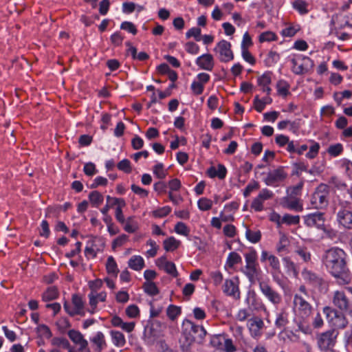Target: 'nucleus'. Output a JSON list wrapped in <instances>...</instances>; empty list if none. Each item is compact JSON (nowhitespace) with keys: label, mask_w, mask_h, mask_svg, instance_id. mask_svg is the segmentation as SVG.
<instances>
[{"label":"nucleus","mask_w":352,"mask_h":352,"mask_svg":"<svg viewBox=\"0 0 352 352\" xmlns=\"http://www.w3.org/2000/svg\"><path fill=\"white\" fill-rule=\"evenodd\" d=\"M182 331L188 346L192 345L194 342L202 344L207 334V331L202 326L196 324L188 319L183 321Z\"/></svg>","instance_id":"1"},{"label":"nucleus","mask_w":352,"mask_h":352,"mask_svg":"<svg viewBox=\"0 0 352 352\" xmlns=\"http://www.w3.org/2000/svg\"><path fill=\"white\" fill-rule=\"evenodd\" d=\"M328 269L331 274L338 279L339 284L345 285L351 281V274L346 267L345 259H340Z\"/></svg>","instance_id":"2"},{"label":"nucleus","mask_w":352,"mask_h":352,"mask_svg":"<svg viewBox=\"0 0 352 352\" xmlns=\"http://www.w3.org/2000/svg\"><path fill=\"white\" fill-rule=\"evenodd\" d=\"M328 186L323 184H320L311 196V204L317 209L323 208L328 204Z\"/></svg>","instance_id":"3"},{"label":"nucleus","mask_w":352,"mask_h":352,"mask_svg":"<svg viewBox=\"0 0 352 352\" xmlns=\"http://www.w3.org/2000/svg\"><path fill=\"white\" fill-rule=\"evenodd\" d=\"M337 336L338 332L335 329H330L321 333L318 340L320 349L326 351L333 347L336 343Z\"/></svg>","instance_id":"4"},{"label":"nucleus","mask_w":352,"mask_h":352,"mask_svg":"<svg viewBox=\"0 0 352 352\" xmlns=\"http://www.w3.org/2000/svg\"><path fill=\"white\" fill-rule=\"evenodd\" d=\"M323 312L327 318L329 320L335 318L334 324L339 329H344L348 324V320L341 312L333 309L329 307H325L323 309Z\"/></svg>","instance_id":"5"},{"label":"nucleus","mask_w":352,"mask_h":352,"mask_svg":"<svg viewBox=\"0 0 352 352\" xmlns=\"http://www.w3.org/2000/svg\"><path fill=\"white\" fill-rule=\"evenodd\" d=\"M214 50L219 54V59L221 62L227 63L234 58L231 44L227 41L222 40L219 42Z\"/></svg>","instance_id":"6"},{"label":"nucleus","mask_w":352,"mask_h":352,"mask_svg":"<svg viewBox=\"0 0 352 352\" xmlns=\"http://www.w3.org/2000/svg\"><path fill=\"white\" fill-rule=\"evenodd\" d=\"M302 275L306 280L314 287H318L320 292L327 291V283L316 274L305 270L302 272Z\"/></svg>","instance_id":"7"},{"label":"nucleus","mask_w":352,"mask_h":352,"mask_svg":"<svg viewBox=\"0 0 352 352\" xmlns=\"http://www.w3.org/2000/svg\"><path fill=\"white\" fill-rule=\"evenodd\" d=\"M305 223L309 227L316 226L319 229L325 230L324 213L317 212L306 215Z\"/></svg>","instance_id":"8"},{"label":"nucleus","mask_w":352,"mask_h":352,"mask_svg":"<svg viewBox=\"0 0 352 352\" xmlns=\"http://www.w3.org/2000/svg\"><path fill=\"white\" fill-rule=\"evenodd\" d=\"M345 257L346 254L340 248L331 249L326 253L324 264L327 268H329L340 259H345Z\"/></svg>","instance_id":"9"},{"label":"nucleus","mask_w":352,"mask_h":352,"mask_svg":"<svg viewBox=\"0 0 352 352\" xmlns=\"http://www.w3.org/2000/svg\"><path fill=\"white\" fill-rule=\"evenodd\" d=\"M259 287L263 294L272 303L278 304L281 300L280 294L274 290L267 283L259 282Z\"/></svg>","instance_id":"10"},{"label":"nucleus","mask_w":352,"mask_h":352,"mask_svg":"<svg viewBox=\"0 0 352 352\" xmlns=\"http://www.w3.org/2000/svg\"><path fill=\"white\" fill-rule=\"evenodd\" d=\"M238 283L239 279L237 277H235L234 279L226 280L223 287V292L228 296L239 299L240 298V292Z\"/></svg>","instance_id":"11"},{"label":"nucleus","mask_w":352,"mask_h":352,"mask_svg":"<svg viewBox=\"0 0 352 352\" xmlns=\"http://www.w3.org/2000/svg\"><path fill=\"white\" fill-rule=\"evenodd\" d=\"M280 204L285 208L296 212H301L303 210V206L300 203V199L296 197H285L282 199Z\"/></svg>","instance_id":"12"},{"label":"nucleus","mask_w":352,"mask_h":352,"mask_svg":"<svg viewBox=\"0 0 352 352\" xmlns=\"http://www.w3.org/2000/svg\"><path fill=\"white\" fill-rule=\"evenodd\" d=\"M287 177V174L284 172L283 167L280 166L277 169L268 173L265 182L267 185L271 186L274 183L283 180Z\"/></svg>","instance_id":"13"},{"label":"nucleus","mask_w":352,"mask_h":352,"mask_svg":"<svg viewBox=\"0 0 352 352\" xmlns=\"http://www.w3.org/2000/svg\"><path fill=\"white\" fill-rule=\"evenodd\" d=\"M196 64L203 69L211 71L214 67V59L210 54H204L197 58Z\"/></svg>","instance_id":"14"},{"label":"nucleus","mask_w":352,"mask_h":352,"mask_svg":"<svg viewBox=\"0 0 352 352\" xmlns=\"http://www.w3.org/2000/svg\"><path fill=\"white\" fill-rule=\"evenodd\" d=\"M338 220L344 228L352 229V212L348 210H343L338 212Z\"/></svg>","instance_id":"15"},{"label":"nucleus","mask_w":352,"mask_h":352,"mask_svg":"<svg viewBox=\"0 0 352 352\" xmlns=\"http://www.w3.org/2000/svg\"><path fill=\"white\" fill-rule=\"evenodd\" d=\"M333 303L340 310H346L348 308V300L343 292H336L333 298Z\"/></svg>","instance_id":"16"},{"label":"nucleus","mask_w":352,"mask_h":352,"mask_svg":"<svg viewBox=\"0 0 352 352\" xmlns=\"http://www.w3.org/2000/svg\"><path fill=\"white\" fill-rule=\"evenodd\" d=\"M91 342L96 346L95 349L96 352H101L104 347L107 346L104 336L100 331H98L96 336L91 339Z\"/></svg>","instance_id":"17"},{"label":"nucleus","mask_w":352,"mask_h":352,"mask_svg":"<svg viewBox=\"0 0 352 352\" xmlns=\"http://www.w3.org/2000/svg\"><path fill=\"white\" fill-rule=\"evenodd\" d=\"M128 264L133 270L139 271L144 267V261L140 256H133L129 259Z\"/></svg>","instance_id":"18"},{"label":"nucleus","mask_w":352,"mask_h":352,"mask_svg":"<svg viewBox=\"0 0 352 352\" xmlns=\"http://www.w3.org/2000/svg\"><path fill=\"white\" fill-rule=\"evenodd\" d=\"M110 334L112 338L113 343L118 347H122L126 343L124 336L118 331H111Z\"/></svg>","instance_id":"19"},{"label":"nucleus","mask_w":352,"mask_h":352,"mask_svg":"<svg viewBox=\"0 0 352 352\" xmlns=\"http://www.w3.org/2000/svg\"><path fill=\"white\" fill-rule=\"evenodd\" d=\"M294 303L295 306L298 307L300 310L304 311L305 314H307L311 310L310 305L304 298L297 294L294 296Z\"/></svg>","instance_id":"20"},{"label":"nucleus","mask_w":352,"mask_h":352,"mask_svg":"<svg viewBox=\"0 0 352 352\" xmlns=\"http://www.w3.org/2000/svg\"><path fill=\"white\" fill-rule=\"evenodd\" d=\"M58 296V292L56 287H50L43 294L42 298L43 301H50L56 299Z\"/></svg>","instance_id":"21"},{"label":"nucleus","mask_w":352,"mask_h":352,"mask_svg":"<svg viewBox=\"0 0 352 352\" xmlns=\"http://www.w3.org/2000/svg\"><path fill=\"white\" fill-rule=\"evenodd\" d=\"M89 199L95 207H98L103 202V195L97 190L91 192L89 195Z\"/></svg>","instance_id":"22"},{"label":"nucleus","mask_w":352,"mask_h":352,"mask_svg":"<svg viewBox=\"0 0 352 352\" xmlns=\"http://www.w3.org/2000/svg\"><path fill=\"white\" fill-rule=\"evenodd\" d=\"M179 243L173 236H170L164 241V248L166 251L171 252L177 249Z\"/></svg>","instance_id":"23"},{"label":"nucleus","mask_w":352,"mask_h":352,"mask_svg":"<svg viewBox=\"0 0 352 352\" xmlns=\"http://www.w3.org/2000/svg\"><path fill=\"white\" fill-rule=\"evenodd\" d=\"M106 269L108 274H111L115 276H117L119 270L118 269L116 262L112 256H109L107 258Z\"/></svg>","instance_id":"24"},{"label":"nucleus","mask_w":352,"mask_h":352,"mask_svg":"<svg viewBox=\"0 0 352 352\" xmlns=\"http://www.w3.org/2000/svg\"><path fill=\"white\" fill-rule=\"evenodd\" d=\"M87 244L96 249V251H102L104 247V242L102 238L96 236H91V239L88 241Z\"/></svg>","instance_id":"25"},{"label":"nucleus","mask_w":352,"mask_h":352,"mask_svg":"<svg viewBox=\"0 0 352 352\" xmlns=\"http://www.w3.org/2000/svg\"><path fill=\"white\" fill-rule=\"evenodd\" d=\"M246 239L251 243H258L261 238V232L260 230H251L247 228L245 232Z\"/></svg>","instance_id":"26"},{"label":"nucleus","mask_w":352,"mask_h":352,"mask_svg":"<svg viewBox=\"0 0 352 352\" xmlns=\"http://www.w3.org/2000/svg\"><path fill=\"white\" fill-rule=\"evenodd\" d=\"M144 292L150 296H155L159 294L160 290L156 284L151 281H146L143 285Z\"/></svg>","instance_id":"27"},{"label":"nucleus","mask_w":352,"mask_h":352,"mask_svg":"<svg viewBox=\"0 0 352 352\" xmlns=\"http://www.w3.org/2000/svg\"><path fill=\"white\" fill-rule=\"evenodd\" d=\"M299 222L300 217L298 215L285 214L281 219V223L287 225H297Z\"/></svg>","instance_id":"28"},{"label":"nucleus","mask_w":352,"mask_h":352,"mask_svg":"<svg viewBox=\"0 0 352 352\" xmlns=\"http://www.w3.org/2000/svg\"><path fill=\"white\" fill-rule=\"evenodd\" d=\"M276 87L278 94L281 96H286L289 94V85L285 80H279L276 84Z\"/></svg>","instance_id":"29"},{"label":"nucleus","mask_w":352,"mask_h":352,"mask_svg":"<svg viewBox=\"0 0 352 352\" xmlns=\"http://www.w3.org/2000/svg\"><path fill=\"white\" fill-rule=\"evenodd\" d=\"M241 257L239 254L235 252H232L228 255L227 265L229 267H232L235 264L241 263Z\"/></svg>","instance_id":"30"},{"label":"nucleus","mask_w":352,"mask_h":352,"mask_svg":"<svg viewBox=\"0 0 352 352\" xmlns=\"http://www.w3.org/2000/svg\"><path fill=\"white\" fill-rule=\"evenodd\" d=\"M288 322L287 314L285 312H282L278 314L275 321V325L279 329H283Z\"/></svg>","instance_id":"31"},{"label":"nucleus","mask_w":352,"mask_h":352,"mask_svg":"<svg viewBox=\"0 0 352 352\" xmlns=\"http://www.w3.org/2000/svg\"><path fill=\"white\" fill-rule=\"evenodd\" d=\"M223 338L221 334L211 336L210 344L214 348L221 349Z\"/></svg>","instance_id":"32"},{"label":"nucleus","mask_w":352,"mask_h":352,"mask_svg":"<svg viewBox=\"0 0 352 352\" xmlns=\"http://www.w3.org/2000/svg\"><path fill=\"white\" fill-rule=\"evenodd\" d=\"M168 318L174 320L181 313V308L173 305L168 306L166 310Z\"/></svg>","instance_id":"33"},{"label":"nucleus","mask_w":352,"mask_h":352,"mask_svg":"<svg viewBox=\"0 0 352 352\" xmlns=\"http://www.w3.org/2000/svg\"><path fill=\"white\" fill-rule=\"evenodd\" d=\"M153 173L159 179H163L167 175L166 170H164V164L158 163L153 167Z\"/></svg>","instance_id":"34"},{"label":"nucleus","mask_w":352,"mask_h":352,"mask_svg":"<svg viewBox=\"0 0 352 352\" xmlns=\"http://www.w3.org/2000/svg\"><path fill=\"white\" fill-rule=\"evenodd\" d=\"M342 151L343 146L340 143L330 145L327 149L328 153L333 157L339 155L342 152Z\"/></svg>","instance_id":"35"},{"label":"nucleus","mask_w":352,"mask_h":352,"mask_svg":"<svg viewBox=\"0 0 352 352\" xmlns=\"http://www.w3.org/2000/svg\"><path fill=\"white\" fill-rule=\"evenodd\" d=\"M224 344L221 347V349L226 352H235L236 351V347L234 344L232 339L230 338H223Z\"/></svg>","instance_id":"36"},{"label":"nucleus","mask_w":352,"mask_h":352,"mask_svg":"<svg viewBox=\"0 0 352 352\" xmlns=\"http://www.w3.org/2000/svg\"><path fill=\"white\" fill-rule=\"evenodd\" d=\"M293 7L301 14H305L308 12V10L307 9V3L303 1L296 0L293 3Z\"/></svg>","instance_id":"37"},{"label":"nucleus","mask_w":352,"mask_h":352,"mask_svg":"<svg viewBox=\"0 0 352 352\" xmlns=\"http://www.w3.org/2000/svg\"><path fill=\"white\" fill-rule=\"evenodd\" d=\"M153 328L152 327H149V329H148L147 327H145L144 333V340L145 342L149 345L153 344L155 340V336L153 334Z\"/></svg>","instance_id":"38"},{"label":"nucleus","mask_w":352,"mask_h":352,"mask_svg":"<svg viewBox=\"0 0 352 352\" xmlns=\"http://www.w3.org/2000/svg\"><path fill=\"white\" fill-rule=\"evenodd\" d=\"M117 167L119 170L124 171L126 173H130L132 170L131 162L127 159L121 160L118 164Z\"/></svg>","instance_id":"39"},{"label":"nucleus","mask_w":352,"mask_h":352,"mask_svg":"<svg viewBox=\"0 0 352 352\" xmlns=\"http://www.w3.org/2000/svg\"><path fill=\"white\" fill-rule=\"evenodd\" d=\"M126 314L131 318H134L140 315V309L135 305L128 306L125 310Z\"/></svg>","instance_id":"40"},{"label":"nucleus","mask_w":352,"mask_h":352,"mask_svg":"<svg viewBox=\"0 0 352 352\" xmlns=\"http://www.w3.org/2000/svg\"><path fill=\"white\" fill-rule=\"evenodd\" d=\"M52 344L54 346H62L64 349H69L70 346L69 341L64 338H54Z\"/></svg>","instance_id":"41"},{"label":"nucleus","mask_w":352,"mask_h":352,"mask_svg":"<svg viewBox=\"0 0 352 352\" xmlns=\"http://www.w3.org/2000/svg\"><path fill=\"white\" fill-rule=\"evenodd\" d=\"M197 204L201 210H208L212 208V201L207 198H201L198 201Z\"/></svg>","instance_id":"42"},{"label":"nucleus","mask_w":352,"mask_h":352,"mask_svg":"<svg viewBox=\"0 0 352 352\" xmlns=\"http://www.w3.org/2000/svg\"><path fill=\"white\" fill-rule=\"evenodd\" d=\"M175 231L179 234L188 236L190 232L188 228L183 222H178L175 226Z\"/></svg>","instance_id":"43"},{"label":"nucleus","mask_w":352,"mask_h":352,"mask_svg":"<svg viewBox=\"0 0 352 352\" xmlns=\"http://www.w3.org/2000/svg\"><path fill=\"white\" fill-rule=\"evenodd\" d=\"M36 330L41 336H45L47 338H50L52 336L50 328L45 324H39Z\"/></svg>","instance_id":"44"},{"label":"nucleus","mask_w":352,"mask_h":352,"mask_svg":"<svg viewBox=\"0 0 352 352\" xmlns=\"http://www.w3.org/2000/svg\"><path fill=\"white\" fill-rule=\"evenodd\" d=\"M246 265H256V252L252 250L245 255Z\"/></svg>","instance_id":"45"},{"label":"nucleus","mask_w":352,"mask_h":352,"mask_svg":"<svg viewBox=\"0 0 352 352\" xmlns=\"http://www.w3.org/2000/svg\"><path fill=\"white\" fill-rule=\"evenodd\" d=\"M201 29L199 28H192L190 29L186 33V36L187 38H190L193 36L197 41L201 40Z\"/></svg>","instance_id":"46"},{"label":"nucleus","mask_w":352,"mask_h":352,"mask_svg":"<svg viewBox=\"0 0 352 352\" xmlns=\"http://www.w3.org/2000/svg\"><path fill=\"white\" fill-rule=\"evenodd\" d=\"M163 269L167 274L173 276V277H177L178 276L175 265L173 262L169 261L164 265Z\"/></svg>","instance_id":"47"},{"label":"nucleus","mask_w":352,"mask_h":352,"mask_svg":"<svg viewBox=\"0 0 352 352\" xmlns=\"http://www.w3.org/2000/svg\"><path fill=\"white\" fill-rule=\"evenodd\" d=\"M277 37L276 34L272 32H265L262 33L259 36V41L261 43L265 42V41H275L276 40Z\"/></svg>","instance_id":"48"},{"label":"nucleus","mask_w":352,"mask_h":352,"mask_svg":"<svg viewBox=\"0 0 352 352\" xmlns=\"http://www.w3.org/2000/svg\"><path fill=\"white\" fill-rule=\"evenodd\" d=\"M68 336L76 344L82 341L83 338V336L81 333L74 329H72L68 331Z\"/></svg>","instance_id":"49"},{"label":"nucleus","mask_w":352,"mask_h":352,"mask_svg":"<svg viewBox=\"0 0 352 352\" xmlns=\"http://www.w3.org/2000/svg\"><path fill=\"white\" fill-rule=\"evenodd\" d=\"M171 211V208L169 206H165L160 208L153 212V214L155 217H164L167 216Z\"/></svg>","instance_id":"50"},{"label":"nucleus","mask_w":352,"mask_h":352,"mask_svg":"<svg viewBox=\"0 0 352 352\" xmlns=\"http://www.w3.org/2000/svg\"><path fill=\"white\" fill-rule=\"evenodd\" d=\"M271 83V76L270 72L263 74L258 78V84L260 86L265 87Z\"/></svg>","instance_id":"51"},{"label":"nucleus","mask_w":352,"mask_h":352,"mask_svg":"<svg viewBox=\"0 0 352 352\" xmlns=\"http://www.w3.org/2000/svg\"><path fill=\"white\" fill-rule=\"evenodd\" d=\"M120 28L122 30H126L134 35L137 33V29L134 24L131 22L124 21L122 23Z\"/></svg>","instance_id":"52"},{"label":"nucleus","mask_w":352,"mask_h":352,"mask_svg":"<svg viewBox=\"0 0 352 352\" xmlns=\"http://www.w3.org/2000/svg\"><path fill=\"white\" fill-rule=\"evenodd\" d=\"M58 329L64 333L67 329L71 327V324L67 318H62L56 322Z\"/></svg>","instance_id":"53"},{"label":"nucleus","mask_w":352,"mask_h":352,"mask_svg":"<svg viewBox=\"0 0 352 352\" xmlns=\"http://www.w3.org/2000/svg\"><path fill=\"white\" fill-rule=\"evenodd\" d=\"M72 303L74 305V309H79L84 308V302L82 301V299L80 296L77 294H74L72 296Z\"/></svg>","instance_id":"54"},{"label":"nucleus","mask_w":352,"mask_h":352,"mask_svg":"<svg viewBox=\"0 0 352 352\" xmlns=\"http://www.w3.org/2000/svg\"><path fill=\"white\" fill-rule=\"evenodd\" d=\"M84 173L88 176H92L96 173L95 164L92 162H88L85 164L83 168Z\"/></svg>","instance_id":"55"},{"label":"nucleus","mask_w":352,"mask_h":352,"mask_svg":"<svg viewBox=\"0 0 352 352\" xmlns=\"http://www.w3.org/2000/svg\"><path fill=\"white\" fill-rule=\"evenodd\" d=\"M291 61L293 65L292 70L296 74H302L305 72V69L303 66V64L298 65V60L296 58H292Z\"/></svg>","instance_id":"56"},{"label":"nucleus","mask_w":352,"mask_h":352,"mask_svg":"<svg viewBox=\"0 0 352 352\" xmlns=\"http://www.w3.org/2000/svg\"><path fill=\"white\" fill-rule=\"evenodd\" d=\"M259 188V184L256 182L253 181L252 182L250 183L245 188L243 192V195L247 197L250 195V192L253 191L254 190L258 189Z\"/></svg>","instance_id":"57"},{"label":"nucleus","mask_w":352,"mask_h":352,"mask_svg":"<svg viewBox=\"0 0 352 352\" xmlns=\"http://www.w3.org/2000/svg\"><path fill=\"white\" fill-rule=\"evenodd\" d=\"M131 188L134 193L140 195L141 197H146L148 195V192L146 190L135 184H132Z\"/></svg>","instance_id":"58"},{"label":"nucleus","mask_w":352,"mask_h":352,"mask_svg":"<svg viewBox=\"0 0 352 352\" xmlns=\"http://www.w3.org/2000/svg\"><path fill=\"white\" fill-rule=\"evenodd\" d=\"M108 183V181L106 178L102 177H97L94 180L93 184H91L90 188L94 189L97 188L98 186H106Z\"/></svg>","instance_id":"59"},{"label":"nucleus","mask_w":352,"mask_h":352,"mask_svg":"<svg viewBox=\"0 0 352 352\" xmlns=\"http://www.w3.org/2000/svg\"><path fill=\"white\" fill-rule=\"evenodd\" d=\"M268 261H270V266L276 271L280 272V263L277 257L274 255H270L268 256Z\"/></svg>","instance_id":"60"},{"label":"nucleus","mask_w":352,"mask_h":352,"mask_svg":"<svg viewBox=\"0 0 352 352\" xmlns=\"http://www.w3.org/2000/svg\"><path fill=\"white\" fill-rule=\"evenodd\" d=\"M242 49V56L243 59L250 63L251 65H254L255 63V58L252 56L250 52L247 50L246 47L241 48Z\"/></svg>","instance_id":"61"},{"label":"nucleus","mask_w":352,"mask_h":352,"mask_svg":"<svg viewBox=\"0 0 352 352\" xmlns=\"http://www.w3.org/2000/svg\"><path fill=\"white\" fill-rule=\"evenodd\" d=\"M199 47L194 42H188L186 44V50L192 54H197L199 52Z\"/></svg>","instance_id":"62"},{"label":"nucleus","mask_w":352,"mask_h":352,"mask_svg":"<svg viewBox=\"0 0 352 352\" xmlns=\"http://www.w3.org/2000/svg\"><path fill=\"white\" fill-rule=\"evenodd\" d=\"M320 145L318 143H314L309 149V151L306 154L307 157L313 159L314 158L319 151Z\"/></svg>","instance_id":"63"},{"label":"nucleus","mask_w":352,"mask_h":352,"mask_svg":"<svg viewBox=\"0 0 352 352\" xmlns=\"http://www.w3.org/2000/svg\"><path fill=\"white\" fill-rule=\"evenodd\" d=\"M191 89L195 94L200 95L204 91V85L199 82L194 81L191 85Z\"/></svg>","instance_id":"64"}]
</instances>
